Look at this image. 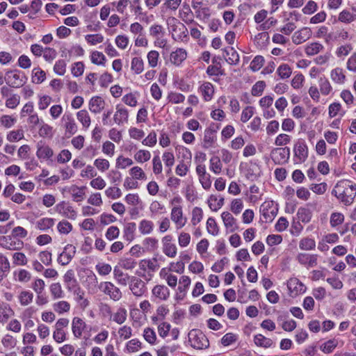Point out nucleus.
Masks as SVG:
<instances>
[{
    "instance_id": "f257e3e1",
    "label": "nucleus",
    "mask_w": 356,
    "mask_h": 356,
    "mask_svg": "<svg viewBox=\"0 0 356 356\" xmlns=\"http://www.w3.org/2000/svg\"><path fill=\"white\" fill-rule=\"evenodd\" d=\"M332 195L345 205H350L356 196V184L348 179L339 181L332 189Z\"/></svg>"
},
{
    "instance_id": "f03ea898",
    "label": "nucleus",
    "mask_w": 356,
    "mask_h": 356,
    "mask_svg": "<svg viewBox=\"0 0 356 356\" xmlns=\"http://www.w3.org/2000/svg\"><path fill=\"white\" fill-rule=\"evenodd\" d=\"M188 337L191 347L195 349L202 350L209 346V339L200 330L193 329L191 330Z\"/></svg>"
},
{
    "instance_id": "7ed1b4c3",
    "label": "nucleus",
    "mask_w": 356,
    "mask_h": 356,
    "mask_svg": "<svg viewBox=\"0 0 356 356\" xmlns=\"http://www.w3.org/2000/svg\"><path fill=\"white\" fill-rule=\"evenodd\" d=\"M4 80L9 87L19 88L26 83L27 77L24 72L15 70L6 72Z\"/></svg>"
},
{
    "instance_id": "20e7f679",
    "label": "nucleus",
    "mask_w": 356,
    "mask_h": 356,
    "mask_svg": "<svg viewBox=\"0 0 356 356\" xmlns=\"http://www.w3.org/2000/svg\"><path fill=\"white\" fill-rule=\"evenodd\" d=\"M259 211L265 222H272L278 213V204L273 200H266L261 204Z\"/></svg>"
},
{
    "instance_id": "39448f33",
    "label": "nucleus",
    "mask_w": 356,
    "mask_h": 356,
    "mask_svg": "<svg viewBox=\"0 0 356 356\" xmlns=\"http://www.w3.org/2000/svg\"><path fill=\"white\" fill-rule=\"evenodd\" d=\"M294 161L296 163H304L308 158V147L302 138H299L293 147Z\"/></svg>"
},
{
    "instance_id": "423d86ee",
    "label": "nucleus",
    "mask_w": 356,
    "mask_h": 356,
    "mask_svg": "<svg viewBox=\"0 0 356 356\" xmlns=\"http://www.w3.org/2000/svg\"><path fill=\"white\" fill-rule=\"evenodd\" d=\"M270 156L275 164H285L288 163L290 157V149L288 147L273 148Z\"/></svg>"
},
{
    "instance_id": "0eeeda50",
    "label": "nucleus",
    "mask_w": 356,
    "mask_h": 356,
    "mask_svg": "<svg viewBox=\"0 0 356 356\" xmlns=\"http://www.w3.org/2000/svg\"><path fill=\"white\" fill-rule=\"evenodd\" d=\"M129 289L137 297H141L147 292L146 284L142 280L135 276H131V277Z\"/></svg>"
},
{
    "instance_id": "6e6552de",
    "label": "nucleus",
    "mask_w": 356,
    "mask_h": 356,
    "mask_svg": "<svg viewBox=\"0 0 356 356\" xmlns=\"http://www.w3.org/2000/svg\"><path fill=\"white\" fill-rule=\"evenodd\" d=\"M0 245L9 250H19L24 246V242L21 240L13 241L10 236H0Z\"/></svg>"
},
{
    "instance_id": "1a4fd4ad",
    "label": "nucleus",
    "mask_w": 356,
    "mask_h": 356,
    "mask_svg": "<svg viewBox=\"0 0 356 356\" xmlns=\"http://www.w3.org/2000/svg\"><path fill=\"white\" fill-rule=\"evenodd\" d=\"M55 211L65 218L74 220L76 217V212L72 207L65 201L57 204L55 207Z\"/></svg>"
},
{
    "instance_id": "9d476101",
    "label": "nucleus",
    "mask_w": 356,
    "mask_h": 356,
    "mask_svg": "<svg viewBox=\"0 0 356 356\" xmlns=\"http://www.w3.org/2000/svg\"><path fill=\"white\" fill-rule=\"evenodd\" d=\"M76 252V248L71 244L67 245L64 250L58 255V262L62 266L68 264L74 257Z\"/></svg>"
},
{
    "instance_id": "9b49d317",
    "label": "nucleus",
    "mask_w": 356,
    "mask_h": 356,
    "mask_svg": "<svg viewBox=\"0 0 356 356\" xmlns=\"http://www.w3.org/2000/svg\"><path fill=\"white\" fill-rule=\"evenodd\" d=\"M312 32L310 28L303 27L296 31L292 36V41L296 44H300L312 37Z\"/></svg>"
},
{
    "instance_id": "f8f14e48",
    "label": "nucleus",
    "mask_w": 356,
    "mask_h": 356,
    "mask_svg": "<svg viewBox=\"0 0 356 356\" xmlns=\"http://www.w3.org/2000/svg\"><path fill=\"white\" fill-rule=\"evenodd\" d=\"M152 298L160 301H165L170 297V290L165 285L157 284L152 290Z\"/></svg>"
},
{
    "instance_id": "ddd939ff",
    "label": "nucleus",
    "mask_w": 356,
    "mask_h": 356,
    "mask_svg": "<svg viewBox=\"0 0 356 356\" xmlns=\"http://www.w3.org/2000/svg\"><path fill=\"white\" fill-rule=\"evenodd\" d=\"M287 287L291 293L295 296L303 293L306 291L307 287L298 278H291L287 282Z\"/></svg>"
},
{
    "instance_id": "4468645a",
    "label": "nucleus",
    "mask_w": 356,
    "mask_h": 356,
    "mask_svg": "<svg viewBox=\"0 0 356 356\" xmlns=\"http://www.w3.org/2000/svg\"><path fill=\"white\" fill-rule=\"evenodd\" d=\"M104 285V288L103 291L108 295L112 300L117 301L122 298V293L120 289L115 286L112 282H105Z\"/></svg>"
},
{
    "instance_id": "2eb2a0df",
    "label": "nucleus",
    "mask_w": 356,
    "mask_h": 356,
    "mask_svg": "<svg viewBox=\"0 0 356 356\" xmlns=\"http://www.w3.org/2000/svg\"><path fill=\"white\" fill-rule=\"evenodd\" d=\"M52 149L42 141L37 144L36 156L39 159H49L53 156Z\"/></svg>"
},
{
    "instance_id": "dca6fc26",
    "label": "nucleus",
    "mask_w": 356,
    "mask_h": 356,
    "mask_svg": "<svg viewBox=\"0 0 356 356\" xmlns=\"http://www.w3.org/2000/svg\"><path fill=\"white\" fill-rule=\"evenodd\" d=\"M296 259L302 265H308L309 267H314L317 264V255L309 254L306 253H299Z\"/></svg>"
},
{
    "instance_id": "f3484780",
    "label": "nucleus",
    "mask_w": 356,
    "mask_h": 356,
    "mask_svg": "<svg viewBox=\"0 0 356 356\" xmlns=\"http://www.w3.org/2000/svg\"><path fill=\"white\" fill-rule=\"evenodd\" d=\"M129 118V111L127 108L122 107L120 104L116 106V112L113 116L114 122L118 125L127 122Z\"/></svg>"
},
{
    "instance_id": "a211bd4d",
    "label": "nucleus",
    "mask_w": 356,
    "mask_h": 356,
    "mask_svg": "<svg viewBox=\"0 0 356 356\" xmlns=\"http://www.w3.org/2000/svg\"><path fill=\"white\" fill-rule=\"evenodd\" d=\"M86 327V323L79 317H74L72 323V330L76 338H80Z\"/></svg>"
},
{
    "instance_id": "6ab92c4d",
    "label": "nucleus",
    "mask_w": 356,
    "mask_h": 356,
    "mask_svg": "<svg viewBox=\"0 0 356 356\" xmlns=\"http://www.w3.org/2000/svg\"><path fill=\"white\" fill-rule=\"evenodd\" d=\"M199 92L202 94L204 100L209 102L213 98L214 94L213 85L210 82H204L200 86Z\"/></svg>"
},
{
    "instance_id": "aec40b11",
    "label": "nucleus",
    "mask_w": 356,
    "mask_h": 356,
    "mask_svg": "<svg viewBox=\"0 0 356 356\" xmlns=\"http://www.w3.org/2000/svg\"><path fill=\"white\" fill-rule=\"evenodd\" d=\"M225 53L223 56L226 61L230 65H236L239 62V55L232 47H225L222 49Z\"/></svg>"
},
{
    "instance_id": "412c9836",
    "label": "nucleus",
    "mask_w": 356,
    "mask_h": 356,
    "mask_svg": "<svg viewBox=\"0 0 356 356\" xmlns=\"http://www.w3.org/2000/svg\"><path fill=\"white\" fill-rule=\"evenodd\" d=\"M104 100L99 96H95L89 102V109L92 113H99L104 106Z\"/></svg>"
},
{
    "instance_id": "4be33fe9",
    "label": "nucleus",
    "mask_w": 356,
    "mask_h": 356,
    "mask_svg": "<svg viewBox=\"0 0 356 356\" xmlns=\"http://www.w3.org/2000/svg\"><path fill=\"white\" fill-rule=\"evenodd\" d=\"M186 51L181 48H178L170 54V61L174 65L179 66L186 58Z\"/></svg>"
},
{
    "instance_id": "5701e85b",
    "label": "nucleus",
    "mask_w": 356,
    "mask_h": 356,
    "mask_svg": "<svg viewBox=\"0 0 356 356\" xmlns=\"http://www.w3.org/2000/svg\"><path fill=\"white\" fill-rule=\"evenodd\" d=\"M114 278L120 285L126 286L130 282L131 277L127 273H124L117 266L113 270Z\"/></svg>"
},
{
    "instance_id": "b1692460",
    "label": "nucleus",
    "mask_w": 356,
    "mask_h": 356,
    "mask_svg": "<svg viewBox=\"0 0 356 356\" xmlns=\"http://www.w3.org/2000/svg\"><path fill=\"white\" fill-rule=\"evenodd\" d=\"M63 120L65 122V130L70 135H74L77 131V126L71 114L64 115Z\"/></svg>"
},
{
    "instance_id": "393cba45",
    "label": "nucleus",
    "mask_w": 356,
    "mask_h": 356,
    "mask_svg": "<svg viewBox=\"0 0 356 356\" xmlns=\"http://www.w3.org/2000/svg\"><path fill=\"white\" fill-rule=\"evenodd\" d=\"M254 41L255 44L260 48H266L270 41V37L267 32H261L254 36Z\"/></svg>"
},
{
    "instance_id": "a878e982",
    "label": "nucleus",
    "mask_w": 356,
    "mask_h": 356,
    "mask_svg": "<svg viewBox=\"0 0 356 356\" xmlns=\"http://www.w3.org/2000/svg\"><path fill=\"white\" fill-rule=\"evenodd\" d=\"M348 38V33L344 29H342L340 31L329 33L327 38H325V42L326 43L330 44L339 39H342L343 40H346Z\"/></svg>"
},
{
    "instance_id": "bb28decb",
    "label": "nucleus",
    "mask_w": 356,
    "mask_h": 356,
    "mask_svg": "<svg viewBox=\"0 0 356 356\" xmlns=\"http://www.w3.org/2000/svg\"><path fill=\"white\" fill-rule=\"evenodd\" d=\"M298 220L306 224L311 221L312 213L311 210L305 207H300L296 213Z\"/></svg>"
},
{
    "instance_id": "cd10ccee",
    "label": "nucleus",
    "mask_w": 356,
    "mask_h": 356,
    "mask_svg": "<svg viewBox=\"0 0 356 356\" xmlns=\"http://www.w3.org/2000/svg\"><path fill=\"white\" fill-rule=\"evenodd\" d=\"M182 215L183 213L181 207H174L172 208L171 219L178 225V228H181L185 225L186 220L184 222H181Z\"/></svg>"
},
{
    "instance_id": "c85d7f7f",
    "label": "nucleus",
    "mask_w": 356,
    "mask_h": 356,
    "mask_svg": "<svg viewBox=\"0 0 356 356\" xmlns=\"http://www.w3.org/2000/svg\"><path fill=\"white\" fill-rule=\"evenodd\" d=\"M14 315V311L8 304H3L0 306V322L5 323L9 318Z\"/></svg>"
},
{
    "instance_id": "c756f323",
    "label": "nucleus",
    "mask_w": 356,
    "mask_h": 356,
    "mask_svg": "<svg viewBox=\"0 0 356 356\" xmlns=\"http://www.w3.org/2000/svg\"><path fill=\"white\" fill-rule=\"evenodd\" d=\"M221 217L226 228H232L231 232H234L237 228L236 219L229 212H222Z\"/></svg>"
},
{
    "instance_id": "7c9ffc66",
    "label": "nucleus",
    "mask_w": 356,
    "mask_h": 356,
    "mask_svg": "<svg viewBox=\"0 0 356 356\" xmlns=\"http://www.w3.org/2000/svg\"><path fill=\"white\" fill-rule=\"evenodd\" d=\"M254 341L257 346L265 348H270L273 344V341L271 339L267 338L261 334H258L254 336Z\"/></svg>"
},
{
    "instance_id": "2f4dec72",
    "label": "nucleus",
    "mask_w": 356,
    "mask_h": 356,
    "mask_svg": "<svg viewBox=\"0 0 356 356\" xmlns=\"http://www.w3.org/2000/svg\"><path fill=\"white\" fill-rule=\"evenodd\" d=\"M86 188V186L79 187L76 185L72 186L70 191L72 193L73 200L76 202L82 200L85 195Z\"/></svg>"
},
{
    "instance_id": "473e14b6",
    "label": "nucleus",
    "mask_w": 356,
    "mask_h": 356,
    "mask_svg": "<svg viewBox=\"0 0 356 356\" xmlns=\"http://www.w3.org/2000/svg\"><path fill=\"white\" fill-rule=\"evenodd\" d=\"M143 252H153L158 248V240L155 238L148 237L143 240Z\"/></svg>"
},
{
    "instance_id": "72a5a7b5",
    "label": "nucleus",
    "mask_w": 356,
    "mask_h": 356,
    "mask_svg": "<svg viewBox=\"0 0 356 356\" xmlns=\"http://www.w3.org/2000/svg\"><path fill=\"white\" fill-rule=\"evenodd\" d=\"M76 295L75 300L82 309H85L89 305V300L84 298V291L81 289H77L74 293Z\"/></svg>"
},
{
    "instance_id": "f704fd0d",
    "label": "nucleus",
    "mask_w": 356,
    "mask_h": 356,
    "mask_svg": "<svg viewBox=\"0 0 356 356\" xmlns=\"http://www.w3.org/2000/svg\"><path fill=\"white\" fill-rule=\"evenodd\" d=\"M55 220L51 218H42L36 222V227L42 231H45L54 225Z\"/></svg>"
},
{
    "instance_id": "c9c22d12",
    "label": "nucleus",
    "mask_w": 356,
    "mask_h": 356,
    "mask_svg": "<svg viewBox=\"0 0 356 356\" xmlns=\"http://www.w3.org/2000/svg\"><path fill=\"white\" fill-rule=\"evenodd\" d=\"M46 79V73L40 67H35L32 70V81L34 83L40 84Z\"/></svg>"
},
{
    "instance_id": "e433bc0d",
    "label": "nucleus",
    "mask_w": 356,
    "mask_h": 356,
    "mask_svg": "<svg viewBox=\"0 0 356 356\" xmlns=\"http://www.w3.org/2000/svg\"><path fill=\"white\" fill-rule=\"evenodd\" d=\"M136 229V225L135 222H128L124 227V238L128 241L134 240Z\"/></svg>"
},
{
    "instance_id": "4c0bfd02",
    "label": "nucleus",
    "mask_w": 356,
    "mask_h": 356,
    "mask_svg": "<svg viewBox=\"0 0 356 356\" xmlns=\"http://www.w3.org/2000/svg\"><path fill=\"white\" fill-rule=\"evenodd\" d=\"M356 19V15L351 13L348 10H342L338 17V20L341 22L350 24Z\"/></svg>"
},
{
    "instance_id": "58836bf2",
    "label": "nucleus",
    "mask_w": 356,
    "mask_h": 356,
    "mask_svg": "<svg viewBox=\"0 0 356 356\" xmlns=\"http://www.w3.org/2000/svg\"><path fill=\"white\" fill-rule=\"evenodd\" d=\"M154 228V223L151 220H142L139 225V231L143 234H150Z\"/></svg>"
},
{
    "instance_id": "ea45409f",
    "label": "nucleus",
    "mask_w": 356,
    "mask_h": 356,
    "mask_svg": "<svg viewBox=\"0 0 356 356\" xmlns=\"http://www.w3.org/2000/svg\"><path fill=\"white\" fill-rule=\"evenodd\" d=\"M323 49V46L319 42H312L307 45L305 48V53L308 56H314L317 54Z\"/></svg>"
},
{
    "instance_id": "a19ab883",
    "label": "nucleus",
    "mask_w": 356,
    "mask_h": 356,
    "mask_svg": "<svg viewBox=\"0 0 356 356\" xmlns=\"http://www.w3.org/2000/svg\"><path fill=\"white\" fill-rule=\"evenodd\" d=\"M77 119L82 124V125L88 128L90 124V117L89 116L86 110H81L77 114Z\"/></svg>"
},
{
    "instance_id": "79ce46f5",
    "label": "nucleus",
    "mask_w": 356,
    "mask_h": 356,
    "mask_svg": "<svg viewBox=\"0 0 356 356\" xmlns=\"http://www.w3.org/2000/svg\"><path fill=\"white\" fill-rule=\"evenodd\" d=\"M91 61L95 65H105L106 58L102 52L95 51L91 54Z\"/></svg>"
},
{
    "instance_id": "37998d69",
    "label": "nucleus",
    "mask_w": 356,
    "mask_h": 356,
    "mask_svg": "<svg viewBox=\"0 0 356 356\" xmlns=\"http://www.w3.org/2000/svg\"><path fill=\"white\" fill-rule=\"evenodd\" d=\"M131 70L137 74H140L144 69V63L141 58L134 57L131 60Z\"/></svg>"
},
{
    "instance_id": "c03bdc74",
    "label": "nucleus",
    "mask_w": 356,
    "mask_h": 356,
    "mask_svg": "<svg viewBox=\"0 0 356 356\" xmlns=\"http://www.w3.org/2000/svg\"><path fill=\"white\" fill-rule=\"evenodd\" d=\"M299 247L301 250H312L316 247V242L310 238H304L300 240Z\"/></svg>"
},
{
    "instance_id": "a18cd8bd",
    "label": "nucleus",
    "mask_w": 356,
    "mask_h": 356,
    "mask_svg": "<svg viewBox=\"0 0 356 356\" xmlns=\"http://www.w3.org/2000/svg\"><path fill=\"white\" fill-rule=\"evenodd\" d=\"M277 73L281 79H284L291 76L292 70L288 64H282L278 67Z\"/></svg>"
},
{
    "instance_id": "49530a36",
    "label": "nucleus",
    "mask_w": 356,
    "mask_h": 356,
    "mask_svg": "<svg viewBox=\"0 0 356 356\" xmlns=\"http://www.w3.org/2000/svg\"><path fill=\"white\" fill-rule=\"evenodd\" d=\"M331 78L334 82L342 83L344 82L346 76L343 73L342 69L337 67L332 70Z\"/></svg>"
},
{
    "instance_id": "de8ad7c7",
    "label": "nucleus",
    "mask_w": 356,
    "mask_h": 356,
    "mask_svg": "<svg viewBox=\"0 0 356 356\" xmlns=\"http://www.w3.org/2000/svg\"><path fill=\"white\" fill-rule=\"evenodd\" d=\"M266 88V83L264 81H258L256 82L251 90V94L252 96L259 97L261 96Z\"/></svg>"
},
{
    "instance_id": "09e8293b",
    "label": "nucleus",
    "mask_w": 356,
    "mask_h": 356,
    "mask_svg": "<svg viewBox=\"0 0 356 356\" xmlns=\"http://www.w3.org/2000/svg\"><path fill=\"white\" fill-rule=\"evenodd\" d=\"M210 170L215 174H220L222 170V164L218 156H214L210 159Z\"/></svg>"
},
{
    "instance_id": "8fccbe9b",
    "label": "nucleus",
    "mask_w": 356,
    "mask_h": 356,
    "mask_svg": "<svg viewBox=\"0 0 356 356\" xmlns=\"http://www.w3.org/2000/svg\"><path fill=\"white\" fill-rule=\"evenodd\" d=\"M207 232L213 236H216L218 234V226L213 217H209L208 218L207 222Z\"/></svg>"
},
{
    "instance_id": "3c124183",
    "label": "nucleus",
    "mask_w": 356,
    "mask_h": 356,
    "mask_svg": "<svg viewBox=\"0 0 356 356\" xmlns=\"http://www.w3.org/2000/svg\"><path fill=\"white\" fill-rule=\"evenodd\" d=\"M206 72L209 76H219L225 74V70L222 68V66H214L211 65L207 67Z\"/></svg>"
},
{
    "instance_id": "603ef678",
    "label": "nucleus",
    "mask_w": 356,
    "mask_h": 356,
    "mask_svg": "<svg viewBox=\"0 0 356 356\" xmlns=\"http://www.w3.org/2000/svg\"><path fill=\"white\" fill-rule=\"evenodd\" d=\"M50 292L54 299L61 298L63 297V291L60 283H53L50 286Z\"/></svg>"
},
{
    "instance_id": "864d4df0",
    "label": "nucleus",
    "mask_w": 356,
    "mask_h": 356,
    "mask_svg": "<svg viewBox=\"0 0 356 356\" xmlns=\"http://www.w3.org/2000/svg\"><path fill=\"white\" fill-rule=\"evenodd\" d=\"M24 138V131L22 129L13 130L10 131L6 136L9 142H17Z\"/></svg>"
},
{
    "instance_id": "5fc2aeb1",
    "label": "nucleus",
    "mask_w": 356,
    "mask_h": 356,
    "mask_svg": "<svg viewBox=\"0 0 356 356\" xmlns=\"http://www.w3.org/2000/svg\"><path fill=\"white\" fill-rule=\"evenodd\" d=\"M319 86L321 93L324 95H327L332 90L329 81L325 76L320 78Z\"/></svg>"
},
{
    "instance_id": "6e6d98bb",
    "label": "nucleus",
    "mask_w": 356,
    "mask_h": 356,
    "mask_svg": "<svg viewBox=\"0 0 356 356\" xmlns=\"http://www.w3.org/2000/svg\"><path fill=\"white\" fill-rule=\"evenodd\" d=\"M264 61V58L262 56H257L251 61L250 67L253 72H257L262 67Z\"/></svg>"
},
{
    "instance_id": "4d7b16f0",
    "label": "nucleus",
    "mask_w": 356,
    "mask_h": 356,
    "mask_svg": "<svg viewBox=\"0 0 356 356\" xmlns=\"http://www.w3.org/2000/svg\"><path fill=\"white\" fill-rule=\"evenodd\" d=\"M216 140V136L215 134H211V133L204 131V143L202 145L203 148L208 149L213 147Z\"/></svg>"
},
{
    "instance_id": "13d9d810",
    "label": "nucleus",
    "mask_w": 356,
    "mask_h": 356,
    "mask_svg": "<svg viewBox=\"0 0 356 356\" xmlns=\"http://www.w3.org/2000/svg\"><path fill=\"white\" fill-rule=\"evenodd\" d=\"M150 152L148 150L143 149L138 151L134 156L136 161L139 163L146 162L150 159Z\"/></svg>"
},
{
    "instance_id": "bf43d9fd",
    "label": "nucleus",
    "mask_w": 356,
    "mask_h": 356,
    "mask_svg": "<svg viewBox=\"0 0 356 356\" xmlns=\"http://www.w3.org/2000/svg\"><path fill=\"white\" fill-rule=\"evenodd\" d=\"M1 343L5 348H13L16 346L17 340L12 335L7 334L3 337Z\"/></svg>"
},
{
    "instance_id": "052dcab7",
    "label": "nucleus",
    "mask_w": 356,
    "mask_h": 356,
    "mask_svg": "<svg viewBox=\"0 0 356 356\" xmlns=\"http://www.w3.org/2000/svg\"><path fill=\"white\" fill-rule=\"evenodd\" d=\"M33 298V293L28 291H23L19 296L20 304L22 305H27L32 302Z\"/></svg>"
},
{
    "instance_id": "680f3d73",
    "label": "nucleus",
    "mask_w": 356,
    "mask_h": 356,
    "mask_svg": "<svg viewBox=\"0 0 356 356\" xmlns=\"http://www.w3.org/2000/svg\"><path fill=\"white\" fill-rule=\"evenodd\" d=\"M203 211L200 207H195L192 211L191 222L193 225L198 224L202 219Z\"/></svg>"
},
{
    "instance_id": "e2e57ef3",
    "label": "nucleus",
    "mask_w": 356,
    "mask_h": 356,
    "mask_svg": "<svg viewBox=\"0 0 356 356\" xmlns=\"http://www.w3.org/2000/svg\"><path fill=\"white\" fill-rule=\"evenodd\" d=\"M70 309V305L67 301H59L54 305V309L58 314L67 312Z\"/></svg>"
},
{
    "instance_id": "0e129e2a",
    "label": "nucleus",
    "mask_w": 356,
    "mask_h": 356,
    "mask_svg": "<svg viewBox=\"0 0 356 356\" xmlns=\"http://www.w3.org/2000/svg\"><path fill=\"white\" fill-rule=\"evenodd\" d=\"M144 339L150 344H154L156 340V333L153 329L147 327L144 330Z\"/></svg>"
},
{
    "instance_id": "69168bd1",
    "label": "nucleus",
    "mask_w": 356,
    "mask_h": 356,
    "mask_svg": "<svg viewBox=\"0 0 356 356\" xmlns=\"http://www.w3.org/2000/svg\"><path fill=\"white\" fill-rule=\"evenodd\" d=\"M85 38L91 45H95L104 41V36L100 33L86 35Z\"/></svg>"
},
{
    "instance_id": "338daca9",
    "label": "nucleus",
    "mask_w": 356,
    "mask_h": 356,
    "mask_svg": "<svg viewBox=\"0 0 356 356\" xmlns=\"http://www.w3.org/2000/svg\"><path fill=\"white\" fill-rule=\"evenodd\" d=\"M57 228L60 234H67L72 230V225L67 220H62L58 222Z\"/></svg>"
},
{
    "instance_id": "774afa93",
    "label": "nucleus",
    "mask_w": 356,
    "mask_h": 356,
    "mask_svg": "<svg viewBox=\"0 0 356 356\" xmlns=\"http://www.w3.org/2000/svg\"><path fill=\"white\" fill-rule=\"evenodd\" d=\"M127 319V310L124 308H119L115 314L113 321L118 324H122Z\"/></svg>"
}]
</instances>
